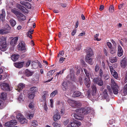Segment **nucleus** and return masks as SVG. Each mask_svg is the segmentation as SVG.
Here are the masks:
<instances>
[{"label":"nucleus","mask_w":127,"mask_h":127,"mask_svg":"<svg viewBox=\"0 0 127 127\" xmlns=\"http://www.w3.org/2000/svg\"><path fill=\"white\" fill-rule=\"evenodd\" d=\"M90 111V109L89 107H87V108H79L77 110V113L74 114L73 116L75 119L82 120L83 119V115L89 113Z\"/></svg>","instance_id":"1"},{"label":"nucleus","mask_w":127,"mask_h":127,"mask_svg":"<svg viewBox=\"0 0 127 127\" xmlns=\"http://www.w3.org/2000/svg\"><path fill=\"white\" fill-rule=\"evenodd\" d=\"M110 11L111 12H113L114 11V7L113 6H110L109 8Z\"/></svg>","instance_id":"52"},{"label":"nucleus","mask_w":127,"mask_h":127,"mask_svg":"<svg viewBox=\"0 0 127 127\" xmlns=\"http://www.w3.org/2000/svg\"><path fill=\"white\" fill-rule=\"evenodd\" d=\"M103 96L105 98H106L108 96V94L106 89L104 90V91L103 92Z\"/></svg>","instance_id":"45"},{"label":"nucleus","mask_w":127,"mask_h":127,"mask_svg":"<svg viewBox=\"0 0 127 127\" xmlns=\"http://www.w3.org/2000/svg\"><path fill=\"white\" fill-rule=\"evenodd\" d=\"M43 108L45 111H47L48 108L46 102L45 103L44 105L43 106Z\"/></svg>","instance_id":"56"},{"label":"nucleus","mask_w":127,"mask_h":127,"mask_svg":"<svg viewBox=\"0 0 127 127\" xmlns=\"http://www.w3.org/2000/svg\"><path fill=\"white\" fill-rule=\"evenodd\" d=\"M73 95L75 97H79L81 95V93L79 92L76 91L74 92Z\"/></svg>","instance_id":"35"},{"label":"nucleus","mask_w":127,"mask_h":127,"mask_svg":"<svg viewBox=\"0 0 127 127\" xmlns=\"http://www.w3.org/2000/svg\"><path fill=\"white\" fill-rule=\"evenodd\" d=\"M1 89L4 91H9L10 88L9 84L5 82H3L0 84Z\"/></svg>","instance_id":"6"},{"label":"nucleus","mask_w":127,"mask_h":127,"mask_svg":"<svg viewBox=\"0 0 127 127\" xmlns=\"http://www.w3.org/2000/svg\"><path fill=\"white\" fill-rule=\"evenodd\" d=\"M101 78L100 77L95 78L93 79V82L98 86H102L103 85V82Z\"/></svg>","instance_id":"9"},{"label":"nucleus","mask_w":127,"mask_h":127,"mask_svg":"<svg viewBox=\"0 0 127 127\" xmlns=\"http://www.w3.org/2000/svg\"><path fill=\"white\" fill-rule=\"evenodd\" d=\"M19 57V55L15 54L12 55L11 58L13 61L15 62L17 60Z\"/></svg>","instance_id":"18"},{"label":"nucleus","mask_w":127,"mask_h":127,"mask_svg":"<svg viewBox=\"0 0 127 127\" xmlns=\"http://www.w3.org/2000/svg\"><path fill=\"white\" fill-rule=\"evenodd\" d=\"M53 118L54 120L55 121L60 119L61 118V116L60 114V113L57 112L56 114L54 115L53 116Z\"/></svg>","instance_id":"20"},{"label":"nucleus","mask_w":127,"mask_h":127,"mask_svg":"<svg viewBox=\"0 0 127 127\" xmlns=\"http://www.w3.org/2000/svg\"><path fill=\"white\" fill-rule=\"evenodd\" d=\"M16 117L21 124H25L27 123V120L26 119L23 117V116L21 113L18 114L16 116Z\"/></svg>","instance_id":"5"},{"label":"nucleus","mask_w":127,"mask_h":127,"mask_svg":"<svg viewBox=\"0 0 127 127\" xmlns=\"http://www.w3.org/2000/svg\"><path fill=\"white\" fill-rule=\"evenodd\" d=\"M57 94L58 91L57 90H55L51 94L50 96L52 97H53L55 95H57Z\"/></svg>","instance_id":"37"},{"label":"nucleus","mask_w":127,"mask_h":127,"mask_svg":"<svg viewBox=\"0 0 127 127\" xmlns=\"http://www.w3.org/2000/svg\"><path fill=\"white\" fill-rule=\"evenodd\" d=\"M38 123L36 120H33L32 121V126L33 127H36L38 125Z\"/></svg>","instance_id":"43"},{"label":"nucleus","mask_w":127,"mask_h":127,"mask_svg":"<svg viewBox=\"0 0 127 127\" xmlns=\"http://www.w3.org/2000/svg\"><path fill=\"white\" fill-rule=\"evenodd\" d=\"M117 60V59L116 57H112L110 59V61L111 63L116 62Z\"/></svg>","instance_id":"32"},{"label":"nucleus","mask_w":127,"mask_h":127,"mask_svg":"<svg viewBox=\"0 0 127 127\" xmlns=\"http://www.w3.org/2000/svg\"><path fill=\"white\" fill-rule=\"evenodd\" d=\"M127 65V59L126 58H124L121 60L120 65L122 68H125Z\"/></svg>","instance_id":"12"},{"label":"nucleus","mask_w":127,"mask_h":127,"mask_svg":"<svg viewBox=\"0 0 127 127\" xmlns=\"http://www.w3.org/2000/svg\"><path fill=\"white\" fill-rule=\"evenodd\" d=\"M35 95V94H34L31 93L29 94V98L30 99H32L34 98Z\"/></svg>","instance_id":"40"},{"label":"nucleus","mask_w":127,"mask_h":127,"mask_svg":"<svg viewBox=\"0 0 127 127\" xmlns=\"http://www.w3.org/2000/svg\"><path fill=\"white\" fill-rule=\"evenodd\" d=\"M55 72V71L54 70L49 71V72L47 73V78H49V77H48V76H51Z\"/></svg>","instance_id":"36"},{"label":"nucleus","mask_w":127,"mask_h":127,"mask_svg":"<svg viewBox=\"0 0 127 127\" xmlns=\"http://www.w3.org/2000/svg\"><path fill=\"white\" fill-rule=\"evenodd\" d=\"M102 66L103 69H105V68L106 65L104 62L102 61Z\"/></svg>","instance_id":"63"},{"label":"nucleus","mask_w":127,"mask_h":127,"mask_svg":"<svg viewBox=\"0 0 127 127\" xmlns=\"http://www.w3.org/2000/svg\"><path fill=\"white\" fill-rule=\"evenodd\" d=\"M25 87V85L23 83H20L19 84L18 86L16 87V89L17 90L18 92H20Z\"/></svg>","instance_id":"17"},{"label":"nucleus","mask_w":127,"mask_h":127,"mask_svg":"<svg viewBox=\"0 0 127 127\" xmlns=\"http://www.w3.org/2000/svg\"><path fill=\"white\" fill-rule=\"evenodd\" d=\"M6 38L2 37L0 40V50L3 51H5L7 49V43L6 42Z\"/></svg>","instance_id":"3"},{"label":"nucleus","mask_w":127,"mask_h":127,"mask_svg":"<svg viewBox=\"0 0 127 127\" xmlns=\"http://www.w3.org/2000/svg\"><path fill=\"white\" fill-rule=\"evenodd\" d=\"M62 85V87L63 90L64 91H66L68 85L67 82H63Z\"/></svg>","instance_id":"23"},{"label":"nucleus","mask_w":127,"mask_h":127,"mask_svg":"<svg viewBox=\"0 0 127 127\" xmlns=\"http://www.w3.org/2000/svg\"><path fill=\"white\" fill-rule=\"evenodd\" d=\"M73 74V76H71V74H70V79L72 80V81H75L76 80V77L75 76V75H74Z\"/></svg>","instance_id":"49"},{"label":"nucleus","mask_w":127,"mask_h":127,"mask_svg":"<svg viewBox=\"0 0 127 127\" xmlns=\"http://www.w3.org/2000/svg\"><path fill=\"white\" fill-rule=\"evenodd\" d=\"M6 26L7 28H4L0 30V34H3L9 33V30L10 29V27L7 24L6 25Z\"/></svg>","instance_id":"7"},{"label":"nucleus","mask_w":127,"mask_h":127,"mask_svg":"<svg viewBox=\"0 0 127 127\" xmlns=\"http://www.w3.org/2000/svg\"><path fill=\"white\" fill-rule=\"evenodd\" d=\"M93 52L92 50L89 48L88 49L87 52V55L85 59L86 62L90 65L93 64Z\"/></svg>","instance_id":"2"},{"label":"nucleus","mask_w":127,"mask_h":127,"mask_svg":"<svg viewBox=\"0 0 127 127\" xmlns=\"http://www.w3.org/2000/svg\"><path fill=\"white\" fill-rule=\"evenodd\" d=\"M110 53L112 54H113L116 52V47H114L110 48Z\"/></svg>","instance_id":"34"},{"label":"nucleus","mask_w":127,"mask_h":127,"mask_svg":"<svg viewBox=\"0 0 127 127\" xmlns=\"http://www.w3.org/2000/svg\"><path fill=\"white\" fill-rule=\"evenodd\" d=\"M17 122L16 120H13L9 122H6L5 124V125L8 127H12L17 124Z\"/></svg>","instance_id":"10"},{"label":"nucleus","mask_w":127,"mask_h":127,"mask_svg":"<svg viewBox=\"0 0 127 127\" xmlns=\"http://www.w3.org/2000/svg\"><path fill=\"white\" fill-rule=\"evenodd\" d=\"M64 54V51H61L59 52V54L58 55L57 57H61Z\"/></svg>","instance_id":"51"},{"label":"nucleus","mask_w":127,"mask_h":127,"mask_svg":"<svg viewBox=\"0 0 127 127\" xmlns=\"http://www.w3.org/2000/svg\"><path fill=\"white\" fill-rule=\"evenodd\" d=\"M21 10L24 13H27L28 12V10L25 7H23Z\"/></svg>","instance_id":"50"},{"label":"nucleus","mask_w":127,"mask_h":127,"mask_svg":"<svg viewBox=\"0 0 127 127\" xmlns=\"http://www.w3.org/2000/svg\"><path fill=\"white\" fill-rule=\"evenodd\" d=\"M98 76L100 78H102L103 75V71L102 68H100L99 70Z\"/></svg>","instance_id":"30"},{"label":"nucleus","mask_w":127,"mask_h":127,"mask_svg":"<svg viewBox=\"0 0 127 127\" xmlns=\"http://www.w3.org/2000/svg\"><path fill=\"white\" fill-rule=\"evenodd\" d=\"M10 22L11 25L12 27H14L16 24V22L13 19L10 20Z\"/></svg>","instance_id":"38"},{"label":"nucleus","mask_w":127,"mask_h":127,"mask_svg":"<svg viewBox=\"0 0 127 127\" xmlns=\"http://www.w3.org/2000/svg\"><path fill=\"white\" fill-rule=\"evenodd\" d=\"M52 125L54 127H61V125L58 124L57 123L54 122L52 124Z\"/></svg>","instance_id":"46"},{"label":"nucleus","mask_w":127,"mask_h":127,"mask_svg":"<svg viewBox=\"0 0 127 127\" xmlns=\"http://www.w3.org/2000/svg\"><path fill=\"white\" fill-rule=\"evenodd\" d=\"M95 100H97L98 98L99 95L98 94H94V95H93L92 94Z\"/></svg>","instance_id":"48"},{"label":"nucleus","mask_w":127,"mask_h":127,"mask_svg":"<svg viewBox=\"0 0 127 127\" xmlns=\"http://www.w3.org/2000/svg\"><path fill=\"white\" fill-rule=\"evenodd\" d=\"M33 116V115L32 114H29L27 116V118L28 119H32Z\"/></svg>","instance_id":"54"},{"label":"nucleus","mask_w":127,"mask_h":127,"mask_svg":"<svg viewBox=\"0 0 127 127\" xmlns=\"http://www.w3.org/2000/svg\"><path fill=\"white\" fill-rule=\"evenodd\" d=\"M99 67L98 65L97 64L95 67V72H97L99 70Z\"/></svg>","instance_id":"47"},{"label":"nucleus","mask_w":127,"mask_h":127,"mask_svg":"<svg viewBox=\"0 0 127 127\" xmlns=\"http://www.w3.org/2000/svg\"><path fill=\"white\" fill-rule=\"evenodd\" d=\"M107 44L109 48H112L111 44L110 42H107Z\"/></svg>","instance_id":"61"},{"label":"nucleus","mask_w":127,"mask_h":127,"mask_svg":"<svg viewBox=\"0 0 127 127\" xmlns=\"http://www.w3.org/2000/svg\"><path fill=\"white\" fill-rule=\"evenodd\" d=\"M32 68L34 69L37 68L38 67L37 64L36 62L33 63L32 64Z\"/></svg>","instance_id":"41"},{"label":"nucleus","mask_w":127,"mask_h":127,"mask_svg":"<svg viewBox=\"0 0 127 127\" xmlns=\"http://www.w3.org/2000/svg\"><path fill=\"white\" fill-rule=\"evenodd\" d=\"M123 52H118V55L119 57H121L123 55Z\"/></svg>","instance_id":"64"},{"label":"nucleus","mask_w":127,"mask_h":127,"mask_svg":"<svg viewBox=\"0 0 127 127\" xmlns=\"http://www.w3.org/2000/svg\"><path fill=\"white\" fill-rule=\"evenodd\" d=\"M103 52L104 54L106 56H107L108 55V53L106 50L105 49H104L103 50Z\"/></svg>","instance_id":"62"},{"label":"nucleus","mask_w":127,"mask_h":127,"mask_svg":"<svg viewBox=\"0 0 127 127\" xmlns=\"http://www.w3.org/2000/svg\"><path fill=\"white\" fill-rule=\"evenodd\" d=\"M111 74L116 79H118V78L117 73L115 70L111 73Z\"/></svg>","instance_id":"29"},{"label":"nucleus","mask_w":127,"mask_h":127,"mask_svg":"<svg viewBox=\"0 0 127 127\" xmlns=\"http://www.w3.org/2000/svg\"><path fill=\"white\" fill-rule=\"evenodd\" d=\"M68 102H71L73 103H74L75 105V106L76 107H77L78 106H79L80 105L79 102L74 100H68Z\"/></svg>","instance_id":"24"},{"label":"nucleus","mask_w":127,"mask_h":127,"mask_svg":"<svg viewBox=\"0 0 127 127\" xmlns=\"http://www.w3.org/2000/svg\"><path fill=\"white\" fill-rule=\"evenodd\" d=\"M83 70L87 77H90V73L89 71L85 68H84Z\"/></svg>","instance_id":"42"},{"label":"nucleus","mask_w":127,"mask_h":127,"mask_svg":"<svg viewBox=\"0 0 127 127\" xmlns=\"http://www.w3.org/2000/svg\"><path fill=\"white\" fill-rule=\"evenodd\" d=\"M81 46L80 45H77L75 47V50L77 51H79L81 49Z\"/></svg>","instance_id":"55"},{"label":"nucleus","mask_w":127,"mask_h":127,"mask_svg":"<svg viewBox=\"0 0 127 127\" xmlns=\"http://www.w3.org/2000/svg\"><path fill=\"white\" fill-rule=\"evenodd\" d=\"M34 31V30H32V31L29 30L27 33V35L28 36H29L31 38H32V34L33 33V32Z\"/></svg>","instance_id":"31"},{"label":"nucleus","mask_w":127,"mask_h":127,"mask_svg":"<svg viewBox=\"0 0 127 127\" xmlns=\"http://www.w3.org/2000/svg\"><path fill=\"white\" fill-rule=\"evenodd\" d=\"M111 87L114 93L115 94H117L118 93L119 88L118 86L115 82L114 79H111Z\"/></svg>","instance_id":"4"},{"label":"nucleus","mask_w":127,"mask_h":127,"mask_svg":"<svg viewBox=\"0 0 127 127\" xmlns=\"http://www.w3.org/2000/svg\"><path fill=\"white\" fill-rule=\"evenodd\" d=\"M109 69L111 72V73L112 72H114V71L115 70H113V67L111 66H109Z\"/></svg>","instance_id":"60"},{"label":"nucleus","mask_w":127,"mask_h":127,"mask_svg":"<svg viewBox=\"0 0 127 127\" xmlns=\"http://www.w3.org/2000/svg\"><path fill=\"white\" fill-rule=\"evenodd\" d=\"M98 35V34H96L94 35V39L95 40H97V41H99L100 40V39H99L98 38H97Z\"/></svg>","instance_id":"53"},{"label":"nucleus","mask_w":127,"mask_h":127,"mask_svg":"<svg viewBox=\"0 0 127 127\" xmlns=\"http://www.w3.org/2000/svg\"><path fill=\"white\" fill-rule=\"evenodd\" d=\"M19 45L20 49L22 51H24V52L26 51V48L25 47V44L22 43V42H20Z\"/></svg>","instance_id":"21"},{"label":"nucleus","mask_w":127,"mask_h":127,"mask_svg":"<svg viewBox=\"0 0 127 127\" xmlns=\"http://www.w3.org/2000/svg\"><path fill=\"white\" fill-rule=\"evenodd\" d=\"M123 92V93H122V95H127V84L124 86Z\"/></svg>","instance_id":"28"},{"label":"nucleus","mask_w":127,"mask_h":127,"mask_svg":"<svg viewBox=\"0 0 127 127\" xmlns=\"http://www.w3.org/2000/svg\"><path fill=\"white\" fill-rule=\"evenodd\" d=\"M81 125V123L80 122L77 121L71 123L70 125H68L67 127H79Z\"/></svg>","instance_id":"11"},{"label":"nucleus","mask_w":127,"mask_h":127,"mask_svg":"<svg viewBox=\"0 0 127 127\" xmlns=\"http://www.w3.org/2000/svg\"><path fill=\"white\" fill-rule=\"evenodd\" d=\"M65 59V58H64L63 57H61L59 61L60 63H62L64 61Z\"/></svg>","instance_id":"57"},{"label":"nucleus","mask_w":127,"mask_h":127,"mask_svg":"<svg viewBox=\"0 0 127 127\" xmlns=\"http://www.w3.org/2000/svg\"><path fill=\"white\" fill-rule=\"evenodd\" d=\"M1 13L0 14V19L2 22L4 20L5 16V13L4 9L1 10Z\"/></svg>","instance_id":"15"},{"label":"nucleus","mask_w":127,"mask_h":127,"mask_svg":"<svg viewBox=\"0 0 127 127\" xmlns=\"http://www.w3.org/2000/svg\"><path fill=\"white\" fill-rule=\"evenodd\" d=\"M7 94L3 92L0 95V98L3 100H5L7 98Z\"/></svg>","instance_id":"26"},{"label":"nucleus","mask_w":127,"mask_h":127,"mask_svg":"<svg viewBox=\"0 0 127 127\" xmlns=\"http://www.w3.org/2000/svg\"><path fill=\"white\" fill-rule=\"evenodd\" d=\"M92 94L93 95H94V94H96L97 90L95 85H93L92 86Z\"/></svg>","instance_id":"27"},{"label":"nucleus","mask_w":127,"mask_h":127,"mask_svg":"<svg viewBox=\"0 0 127 127\" xmlns=\"http://www.w3.org/2000/svg\"><path fill=\"white\" fill-rule=\"evenodd\" d=\"M103 79L105 80H108L109 78V74L107 73H104L103 76Z\"/></svg>","instance_id":"33"},{"label":"nucleus","mask_w":127,"mask_h":127,"mask_svg":"<svg viewBox=\"0 0 127 127\" xmlns=\"http://www.w3.org/2000/svg\"><path fill=\"white\" fill-rule=\"evenodd\" d=\"M23 95L22 93L20 94L18 98V100L20 101V102L23 101Z\"/></svg>","instance_id":"44"},{"label":"nucleus","mask_w":127,"mask_h":127,"mask_svg":"<svg viewBox=\"0 0 127 127\" xmlns=\"http://www.w3.org/2000/svg\"><path fill=\"white\" fill-rule=\"evenodd\" d=\"M17 19L19 21H24L26 19L25 16L22 13L20 12L17 16Z\"/></svg>","instance_id":"13"},{"label":"nucleus","mask_w":127,"mask_h":127,"mask_svg":"<svg viewBox=\"0 0 127 127\" xmlns=\"http://www.w3.org/2000/svg\"><path fill=\"white\" fill-rule=\"evenodd\" d=\"M42 98L43 101H45L46 99V97L48 95V92L46 91H44L42 93Z\"/></svg>","instance_id":"19"},{"label":"nucleus","mask_w":127,"mask_h":127,"mask_svg":"<svg viewBox=\"0 0 127 127\" xmlns=\"http://www.w3.org/2000/svg\"><path fill=\"white\" fill-rule=\"evenodd\" d=\"M11 12L14 13L17 16V15L19 14L20 12L18 11L15 9H12L11 10Z\"/></svg>","instance_id":"39"},{"label":"nucleus","mask_w":127,"mask_h":127,"mask_svg":"<svg viewBox=\"0 0 127 127\" xmlns=\"http://www.w3.org/2000/svg\"><path fill=\"white\" fill-rule=\"evenodd\" d=\"M18 39V37H14L11 40L10 42V44L13 46L15 45L17 42Z\"/></svg>","instance_id":"16"},{"label":"nucleus","mask_w":127,"mask_h":127,"mask_svg":"<svg viewBox=\"0 0 127 127\" xmlns=\"http://www.w3.org/2000/svg\"><path fill=\"white\" fill-rule=\"evenodd\" d=\"M84 84L86 85V87L88 88H89L90 86L91 83L90 77H87L85 76H84Z\"/></svg>","instance_id":"8"},{"label":"nucleus","mask_w":127,"mask_h":127,"mask_svg":"<svg viewBox=\"0 0 127 127\" xmlns=\"http://www.w3.org/2000/svg\"><path fill=\"white\" fill-rule=\"evenodd\" d=\"M118 52H123L122 48L120 45H119L118 46Z\"/></svg>","instance_id":"58"},{"label":"nucleus","mask_w":127,"mask_h":127,"mask_svg":"<svg viewBox=\"0 0 127 127\" xmlns=\"http://www.w3.org/2000/svg\"><path fill=\"white\" fill-rule=\"evenodd\" d=\"M30 90L32 92L31 93L35 94V93L37 92V88L36 87H33L30 88Z\"/></svg>","instance_id":"25"},{"label":"nucleus","mask_w":127,"mask_h":127,"mask_svg":"<svg viewBox=\"0 0 127 127\" xmlns=\"http://www.w3.org/2000/svg\"><path fill=\"white\" fill-rule=\"evenodd\" d=\"M24 62H17L14 64V66L17 68H21L22 67L24 64Z\"/></svg>","instance_id":"14"},{"label":"nucleus","mask_w":127,"mask_h":127,"mask_svg":"<svg viewBox=\"0 0 127 127\" xmlns=\"http://www.w3.org/2000/svg\"><path fill=\"white\" fill-rule=\"evenodd\" d=\"M33 72L30 71L28 69H26L25 72V74L27 77L31 76L33 74Z\"/></svg>","instance_id":"22"},{"label":"nucleus","mask_w":127,"mask_h":127,"mask_svg":"<svg viewBox=\"0 0 127 127\" xmlns=\"http://www.w3.org/2000/svg\"><path fill=\"white\" fill-rule=\"evenodd\" d=\"M107 89L108 90L109 92L110 93H112V90L111 89L110 87V86H109V85H108L107 86Z\"/></svg>","instance_id":"59"}]
</instances>
